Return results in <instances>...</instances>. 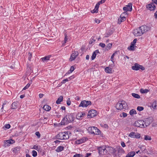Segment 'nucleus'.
I'll list each match as a JSON object with an SVG mask.
<instances>
[{"mask_svg": "<svg viewBox=\"0 0 157 157\" xmlns=\"http://www.w3.org/2000/svg\"><path fill=\"white\" fill-rule=\"evenodd\" d=\"M112 43H109L107 45L106 47V49L107 50H110L112 48Z\"/></svg>", "mask_w": 157, "mask_h": 157, "instance_id": "39", "label": "nucleus"}, {"mask_svg": "<svg viewBox=\"0 0 157 157\" xmlns=\"http://www.w3.org/2000/svg\"><path fill=\"white\" fill-rule=\"evenodd\" d=\"M71 135V132L69 131H67L59 133L56 136V137L57 139L60 140L67 139Z\"/></svg>", "mask_w": 157, "mask_h": 157, "instance_id": "1", "label": "nucleus"}, {"mask_svg": "<svg viewBox=\"0 0 157 157\" xmlns=\"http://www.w3.org/2000/svg\"><path fill=\"white\" fill-rule=\"evenodd\" d=\"M98 152L100 155H104L106 154L107 150L105 147H101L98 148Z\"/></svg>", "mask_w": 157, "mask_h": 157, "instance_id": "4", "label": "nucleus"}, {"mask_svg": "<svg viewBox=\"0 0 157 157\" xmlns=\"http://www.w3.org/2000/svg\"><path fill=\"white\" fill-rule=\"evenodd\" d=\"M143 34L150 30V28L146 26H142L140 27Z\"/></svg>", "mask_w": 157, "mask_h": 157, "instance_id": "16", "label": "nucleus"}, {"mask_svg": "<svg viewBox=\"0 0 157 157\" xmlns=\"http://www.w3.org/2000/svg\"><path fill=\"white\" fill-rule=\"evenodd\" d=\"M126 14V13H122L120 16V17L118 19V23L120 24L121 23L125 20V17L124 15Z\"/></svg>", "mask_w": 157, "mask_h": 157, "instance_id": "15", "label": "nucleus"}, {"mask_svg": "<svg viewBox=\"0 0 157 157\" xmlns=\"http://www.w3.org/2000/svg\"><path fill=\"white\" fill-rule=\"evenodd\" d=\"M144 108L142 106H138L137 107V109L139 111H141L143 110Z\"/></svg>", "mask_w": 157, "mask_h": 157, "instance_id": "45", "label": "nucleus"}, {"mask_svg": "<svg viewBox=\"0 0 157 157\" xmlns=\"http://www.w3.org/2000/svg\"><path fill=\"white\" fill-rule=\"evenodd\" d=\"M20 149V147H16L13 148L12 150L13 153L17 154L18 153Z\"/></svg>", "mask_w": 157, "mask_h": 157, "instance_id": "23", "label": "nucleus"}, {"mask_svg": "<svg viewBox=\"0 0 157 157\" xmlns=\"http://www.w3.org/2000/svg\"><path fill=\"white\" fill-rule=\"evenodd\" d=\"M14 141L12 140H7L4 141V145L5 147L10 146V144L14 143Z\"/></svg>", "mask_w": 157, "mask_h": 157, "instance_id": "18", "label": "nucleus"}, {"mask_svg": "<svg viewBox=\"0 0 157 157\" xmlns=\"http://www.w3.org/2000/svg\"><path fill=\"white\" fill-rule=\"evenodd\" d=\"M27 69L28 74H30L32 72V70L30 67H28Z\"/></svg>", "mask_w": 157, "mask_h": 157, "instance_id": "46", "label": "nucleus"}, {"mask_svg": "<svg viewBox=\"0 0 157 157\" xmlns=\"http://www.w3.org/2000/svg\"><path fill=\"white\" fill-rule=\"evenodd\" d=\"M137 41V39H135L133 40V41L131 43V44L132 45H133V46H136V43Z\"/></svg>", "mask_w": 157, "mask_h": 157, "instance_id": "43", "label": "nucleus"}, {"mask_svg": "<svg viewBox=\"0 0 157 157\" xmlns=\"http://www.w3.org/2000/svg\"><path fill=\"white\" fill-rule=\"evenodd\" d=\"M132 4L131 3L128 4V5L126 6L123 8V10L127 12V11H131L132 10Z\"/></svg>", "mask_w": 157, "mask_h": 157, "instance_id": "17", "label": "nucleus"}, {"mask_svg": "<svg viewBox=\"0 0 157 157\" xmlns=\"http://www.w3.org/2000/svg\"><path fill=\"white\" fill-rule=\"evenodd\" d=\"M9 108V105L6 103V102H4L3 103L2 108L0 109V111L4 113L8 110Z\"/></svg>", "mask_w": 157, "mask_h": 157, "instance_id": "10", "label": "nucleus"}, {"mask_svg": "<svg viewBox=\"0 0 157 157\" xmlns=\"http://www.w3.org/2000/svg\"><path fill=\"white\" fill-rule=\"evenodd\" d=\"M97 114L96 111L94 110H91L88 113L87 117L88 118L94 117Z\"/></svg>", "mask_w": 157, "mask_h": 157, "instance_id": "11", "label": "nucleus"}, {"mask_svg": "<svg viewBox=\"0 0 157 157\" xmlns=\"http://www.w3.org/2000/svg\"><path fill=\"white\" fill-rule=\"evenodd\" d=\"M105 72L107 73L111 74L113 72V69L109 67H106L105 69Z\"/></svg>", "mask_w": 157, "mask_h": 157, "instance_id": "22", "label": "nucleus"}, {"mask_svg": "<svg viewBox=\"0 0 157 157\" xmlns=\"http://www.w3.org/2000/svg\"><path fill=\"white\" fill-rule=\"evenodd\" d=\"M144 139L145 141H151L152 140L151 136L148 135H145L144 136Z\"/></svg>", "mask_w": 157, "mask_h": 157, "instance_id": "25", "label": "nucleus"}, {"mask_svg": "<svg viewBox=\"0 0 157 157\" xmlns=\"http://www.w3.org/2000/svg\"><path fill=\"white\" fill-rule=\"evenodd\" d=\"M149 91L147 89H141L140 90V92L141 93L144 94L148 93Z\"/></svg>", "mask_w": 157, "mask_h": 157, "instance_id": "40", "label": "nucleus"}, {"mask_svg": "<svg viewBox=\"0 0 157 157\" xmlns=\"http://www.w3.org/2000/svg\"><path fill=\"white\" fill-rule=\"evenodd\" d=\"M135 151H130L126 155L125 157H133L135 155Z\"/></svg>", "mask_w": 157, "mask_h": 157, "instance_id": "27", "label": "nucleus"}, {"mask_svg": "<svg viewBox=\"0 0 157 157\" xmlns=\"http://www.w3.org/2000/svg\"><path fill=\"white\" fill-rule=\"evenodd\" d=\"M67 104L68 105H70L71 104V101L70 100V98H69L67 101Z\"/></svg>", "mask_w": 157, "mask_h": 157, "instance_id": "53", "label": "nucleus"}, {"mask_svg": "<svg viewBox=\"0 0 157 157\" xmlns=\"http://www.w3.org/2000/svg\"><path fill=\"white\" fill-rule=\"evenodd\" d=\"M128 136L130 138H135L136 139H140L141 137L140 134L134 132H131L128 134Z\"/></svg>", "mask_w": 157, "mask_h": 157, "instance_id": "5", "label": "nucleus"}, {"mask_svg": "<svg viewBox=\"0 0 157 157\" xmlns=\"http://www.w3.org/2000/svg\"><path fill=\"white\" fill-rule=\"evenodd\" d=\"M29 61H30L31 60V57H32V54L31 53H29Z\"/></svg>", "mask_w": 157, "mask_h": 157, "instance_id": "55", "label": "nucleus"}, {"mask_svg": "<svg viewBox=\"0 0 157 157\" xmlns=\"http://www.w3.org/2000/svg\"><path fill=\"white\" fill-rule=\"evenodd\" d=\"M157 124L156 123H153L152 124V127H155L156 126Z\"/></svg>", "mask_w": 157, "mask_h": 157, "instance_id": "61", "label": "nucleus"}, {"mask_svg": "<svg viewBox=\"0 0 157 157\" xmlns=\"http://www.w3.org/2000/svg\"><path fill=\"white\" fill-rule=\"evenodd\" d=\"M99 53V51L98 50H96L93 53L92 56H91L92 60H94L95 58L97 53Z\"/></svg>", "mask_w": 157, "mask_h": 157, "instance_id": "29", "label": "nucleus"}, {"mask_svg": "<svg viewBox=\"0 0 157 157\" xmlns=\"http://www.w3.org/2000/svg\"><path fill=\"white\" fill-rule=\"evenodd\" d=\"M103 127L105 128H108V126L107 124H105L103 125Z\"/></svg>", "mask_w": 157, "mask_h": 157, "instance_id": "59", "label": "nucleus"}, {"mask_svg": "<svg viewBox=\"0 0 157 157\" xmlns=\"http://www.w3.org/2000/svg\"><path fill=\"white\" fill-rule=\"evenodd\" d=\"M117 52H115L111 56L110 59L111 61L113 63H114V56L117 54Z\"/></svg>", "mask_w": 157, "mask_h": 157, "instance_id": "38", "label": "nucleus"}, {"mask_svg": "<svg viewBox=\"0 0 157 157\" xmlns=\"http://www.w3.org/2000/svg\"><path fill=\"white\" fill-rule=\"evenodd\" d=\"M121 145L123 147H125V146H126L125 144V143L124 142H121Z\"/></svg>", "mask_w": 157, "mask_h": 157, "instance_id": "58", "label": "nucleus"}, {"mask_svg": "<svg viewBox=\"0 0 157 157\" xmlns=\"http://www.w3.org/2000/svg\"><path fill=\"white\" fill-rule=\"evenodd\" d=\"M73 157H83V155L80 154H76Z\"/></svg>", "mask_w": 157, "mask_h": 157, "instance_id": "50", "label": "nucleus"}, {"mask_svg": "<svg viewBox=\"0 0 157 157\" xmlns=\"http://www.w3.org/2000/svg\"><path fill=\"white\" fill-rule=\"evenodd\" d=\"M91 103L90 101L83 100L81 101L78 106L79 107H86L88 105H91Z\"/></svg>", "mask_w": 157, "mask_h": 157, "instance_id": "9", "label": "nucleus"}, {"mask_svg": "<svg viewBox=\"0 0 157 157\" xmlns=\"http://www.w3.org/2000/svg\"><path fill=\"white\" fill-rule=\"evenodd\" d=\"M136 114V112L135 110L134 109H132L130 110L129 111V114L131 116H133V114Z\"/></svg>", "mask_w": 157, "mask_h": 157, "instance_id": "37", "label": "nucleus"}, {"mask_svg": "<svg viewBox=\"0 0 157 157\" xmlns=\"http://www.w3.org/2000/svg\"><path fill=\"white\" fill-rule=\"evenodd\" d=\"M30 84L29 83H28L27 85L23 88V90H25L27 89L30 86Z\"/></svg>", "mask_w": 157, "mask_h": 157, "instance_id": "49", "label": "nucleus"}, {"mask_svg": "<svg viewBox=\"0 0 157 157\" xmlns=\"http://www.w3.org/2000/svg\"><path fill=\"white\" fill-rule=\"evenodd\" d=\"M132 95L133 97L137 99H139L140 98V96L139 94L134 93H132Z\"/></svg>", "mask_w": 157, "mask_h": 157, "instance_id": "34", "label": "nucleus"}, {"mask_svg": "<svg viewBox=\"0 0 157 157\" xmlns=\"http://www.w3.org/2000/svg\"><path fill=\"white\" fill-rule=\"evenodd\" d=\"M63 96H60L58 98L57 100L56 101V103L57 104H60V102L63 101Z\"/></svg>", "mask_w": 157, "mask_h": 157, "instance_id": "30", "label": "nucleus"}, {"mask_svg": "<svg viewBox=\"0 0 157 157\" xmlns=\"http://www.w3.org/2000/svg\"><path fill=\"white\" fill-rule=\"evenodd\" d=\"M153 2L157 5V0H152Z\"/></svg>", "mask_w": 157, "mask_h": 157, "instance_id": "63", "label": "nucleus"}, {"mask_svg": "<svg viewBox=\"0 0 157 157\" xmlns=\"http://www.w3.org/2000/svg\"><path fill=\"white\" fill-rule=\"evenodd\" d=\"M10 127V125L9 124H6L3 127V128L4 129H9Z\"/></svg>", "mask_w": 157, "mask_h": 157, "instance_id": "41", "label": "nucleus"}, {"mask_svg": "<svg viewBox=\"0 0 157 157\" xmlns=\"http://www.w3.org/2000/svg\"><path fill=\"white\" fill-rule=\"evenodd\" d=\"M127 106V104L125 101H121L118 102L116 104L115 107L117 109L121 110L125 109Z\"/></svg>", "mask_w": 157, "mask_h": 157, "instance_id": "3", "label": "nucleus"}, {"mask_svg": "<svg viewBox=\"0 0 157 157\" xmlns=\"http://www.w3.org/2000/svg\"><path fill=\"white\" fill-rule=\"evenodd\" d=\"M70 123V122L68 121V120H67V117L66 116L61 121V124H68V123Z\"/></svg>", "mask_w": 157, "mask_h": 157, "instance_id": "24", "label": "nucleus"}, {"mask_svg": "<svg viewBox=\"0 0 157 157\" xmlns=\"http://www.w3.org/2000/svg\"><path fill=\"white\" fill-rule=\"evenodd\" d=\"M99 45L102 48H104L105 46V44L104 43H101L99 44Z\"/></svg>", "mask_w": 157, "mask_h": 157, "instance_id": "51", "label": "nucleus"}, {"mask_svg": "<svg viewBox=\"0 0 157 157\" xmlns=\"http://www.w3.org/2000/svg\"><path fill=\"white\" fill-rule=\"evenodd\" d=\"M78 55V53L77 51H74L73 52L70 56L69 59V61L72 62L74 60Z\"/></svg>", "mask_w": 157, "mask_h": 157, "instance_id": "7", "label": "nucleus"}, {"mask_svg": "<svg viewBox=\"0 0 157 157\" xmlns=\"http://www.w3.org/2000/svg\"><path fill=\"white\" fill-rule=\"evenodd\" d=\"M51 56L49 55L41 58V59L42 61L45 62L49 60Z\"/></svg>", "mask_w": 157, "mask_h": 157, "instance_id": "28", "label": "nucleus"}, {"mask_svg": "<svg viewBox=\"0 0 157 157\" xmlns=\"http://www.w3.org/2000/svg\"><path fill=\"white\" fill-rule=\"evenodd\" d=\"M32 155L34 157L36 156L37 155V152L34 150L33 151H32Z\"/></svg>", "mask_w": 157, "mask_h": 157, "instance_id": "48", "label": "nucleus"}, {"mask_svg": "<svg viewBox=\"0 0 157 157\" xmlns=\"http://www.w3.org/2000/svg\"><path fill=\"white\" fill-rule=\"evenodd\" d=\"M63 149V147L61 146H60L58 147L56 150V151L57 152H60Z\"/></svg>", "mask_w": 157, "mask_h": 157, "instance_id": "35", "label": "nucleus"}, {"mask_svg": "<svg viewBox=\"0 0 157 157\" xmlns=\"http://www.w3.org/2000/svg\"><path fill=\"white\" fill-rule=\"evenodd\" d=\"M35 134L38 137V138L40 137V135L38 132H36L35 133Z\"/></svg>", "mask_w": 157, "mask_h": 157, "instance_id": "54", "label": "nucleus"}, {"mask_svg": "<svg viewBox=\"0 0 157 157\" xmlns=\"http://www.w3.org/2000/svg\"><path fill=\"white\" fill-rule=\"evenodd\" d=\"M68 120V121L70 122H71L74 120L75 117L74 115L72 114H68L66 116Z\"/></svg>", "mask_w": 157, "mask_h": 157, "instance_id": "21", "label": "nucleus"}, {"mask_svg": "<svg viewBox=\"0 0 157 157\" xmlns=\"http://www.w3.org/2000/svg\"><path fill=\"white\" fill-rule=\"evenodd\" d=\"M87 140V138L85 137H83L80 139H78L75 141V144H81L85 142Z\"/></svg>", "mask_w": 157, "mask_h": 157, "instance_id": "20", "label": "nucleus"}, {"mask_svg": "<svg viewBox=\"0 0 157 157\" xmlns=\"http://www.w3.org/2000/svg\"><path fill=\"white\" fill-rule=\"evenodd\" d=\"M128 114L127 113L123 112L120 115V117L121 118H125L127 116Z\"/></svg>", "mask_w": 157, "mask_h": 157, "instance_id": "36", "label": "nucleus"}, {"mask_svg": "<svg viewBox=\"0 0 157 157\" xmlns=\"http://www.w3.org/2000/svg\"><path fill=\"white\" fill-rule=\"evenodd\" d=\"M99 8V6L96 4L94 9L90 11L92 13H97L98 11V8Z\"/></svg>", "mask_w": 157, "mask_h": 157, "instance_id": "26", "label": "nucleus"}, {"mask_svg": "<svg viewBox=\"0 0 157 157\" xmlns=\"http://www.w3.org/2000/svg\"><path fill=\"white\" fill-rule=\"evenodd\" d=\"M67 39H68L67 38V36L66 35H65V38H64V43H65L67 42Z\"/></svg>", "mask_w": 157, "mask_h": 157, "instance_id": "57", "label": "nucleus"}, {"mask_svg": "<svg viewBox=\"0 0 157 157\" xmlns=\"http://www.w3.org/2000/svg\"><path fill=\"white\" fill-rule=\"evenodd\" d=\"M89 58H90V56L89 55H86V59H87V60H88L89 59Z\"/></svg>", "mask_w": 157, "mask_h": 157, "instance_id": "62", "label": "nucleus"}, {"mask_svg": "<svg viewBox=\"0 0 157 157\" xmlns=\"http://www.w3.org/2000/svg\"><path fill=\"white\" fill-rule=\"evenodd\" d=\"M95 22L96 23L98 24L100 23V21L98 19H95L94 20Z\"/></svg>", "mask_w": 157, "mask_h": 157, "instance_id": "56", "label": "nucleus"}, {"mask_svg": "<svg viewBox=\"0 0 157 157\" xmlns=\"http://www.w3.org/2000/svg\"><path fill=\"white\" fill-rule=\"evenodd\" d=\"M153 3V2L147 4L146 5V9L151 11H154L155 8V6Z\"/></svg>", "mask_w": 157, "mask_h": 157, "instance_id": "13", "label": "nucleus"}, {"mask_svg": "<svg viewBox=\"0 0 157 157\" xmlns=\"http://www.w3.org/2000/svg\"><path fill=\"white\" fill-rule=\"evenodd\" d=\"M144 121L139 120L136 121L134 124V125L136 127L144 128Z\"/></svg>", "mask_w": 157, "mask_h": 157, "instance_id": "12", "label": "nucleus"}, {"mask_svg": "<svg viewBox=\"0 0 157 157\" xmlns=\"http://www.w3.org/2000/svg\"><path fill=\"white\" fill-rule=\"evenodd\" d=\"M105 1L106 0H101V1L98 2L96 4L99 6L100 4L104 3L105 2Z\"/></svg>", "mask_w": 157, "mask_h": 157, "instance_id": "44", "label": "nucleus"}, {"mask_svg": "<svg viewBox=\"0 0 157 157\" xmlns=\"http://www.w3.org/2000/svg\"><path fill=\"white\" fill-rule=\"evenodd\" d=\"M69 81V80L67 79H65L63 80L61 82L62 84L65 83L66 82H68Z\"/></svg>", "mask_w": 157, "mask_h": 157, "instance_id": "52", "label": "nucleus"}, {"mask_svg": "<svg viewBox=\"0 0 157 157\" xmlns=\"http://www.w3.org/2000/svg\"><path fill=\"white\" fill-rule=\"evenodd\" d=\"M153 121V119L151 117H149L145 119L144 120V128L149 126Z\"/></svg>", "mask_w": 157, "mask_h": 157, "instance_id": "8", "label": "nucleus"}, {"mask_svg": "<svg viewBox=\"0 0 157 157\" xmlns=\"http://www.w3.org/2000/svg\"><path fill=\"white\" fill-rule=\"evenodd\" d=\"M152 107L153 109H155L157 106V103L156 101H154L152 105Z\"/></svg>", "mask_w": 157, "mask_h": 157, "instance_id": "42", "label": "nucleus"}, {"mask_svg": "<svg viewBox=\"0 0 157 157\" xmlns=\"http://www.w3.org/2000/svg\"><path fill=\"white\" fill-rule=\"evenodd\" d=\"M75 68L73 66L71 67L68 73H72L74 70Z\"/></svg>", "mask_w": 157, "mask_h": 157, "instance_id": "47", "label": "nucleus"}, {"mask_svg": "<svg viewBox=\"0 0 157 157\" xmlns=\"http://www.w3.org/2000/svg\"><path fill=\"white\" fill-rule=\"evenodd\" d=\"M133 33L136 36H141L143 34L140 27L135 29L133 31Z\"/></svg>", "mask_w": 157, "mask_h": 157, "instance_id": "14", "label": "nucleus"}, {"mask_svg": "<svg viewBox=\"0 0 157 157\" xmlns=\"http://www.w3.org/2000/svg\"><path fill=\"white\" fill-rule=\"evenodd\" d=\"M91 155V153H87L85 157H88Z\"/></svg>", "mask_w": 157, "mask_h": 157, "instance_id": "64", "label": "nucleus"}, {"mask_svg": "<svg viewBox=\"0 0 157 157\" xmlns=\"http://www.w3.org/2000/svg\"><path fill=\"white\" fill-rule=\"evenodd\" d=\"M136 46H133L131 44L130 46L128 48V49L130 51H134L136 48Z\"/></svg>", "mask_w": 157, "mask_h": 157, "instance_id": "31", "label": "nucleus"}, {"mask_svg": "<svg viewBox=\"0 0 157 157\" xmlns=\"http://www.w3.org/2000/svg\"><path fill=\"white\" fill-rule=\"evenodd\" d=\"M85 115L86 114L84 112H80L77 114L76 116V118L78 120H81Z\"/></svg>", "mask_w": 157, "mask_h": 157, "instance_id": "19", "label": "nucleus"}, {"mask_svg": "<svg viewBox=\"0 0 157 157\" xmlns=\"http://www.w3.org/2000/svg\"><path fill=\"white\" fill-rule=\"evenodd\" d=\"M17 102H14L11 105V108L12 109H15L17 108Z\"/></svg>", "mask_w": 157, "mask_h": 157, "instance_id": "32", "label": "nucleus"}, {"mask_svg": "<svg viewBox=\"0 0 157 157\" xmlns=\"http://www.w3.org/2000/svg\"><path fill=\"white\" fill-rule=\"evenodd\" d=\"M154 16L155 19H157V11L155 13Z\"/></svg>", "mask_w": 157, "mask_h": 157, "instance_id": "60", "label": "nucleus"}, {"mask_svg": "<svg viewBox=\"0 0 157 157\" xmlns=\"http://www.w3.org/2000/svg\"><path fill=\"white\" fill-rule=\"evenodd\" d=\"M43 109L46 111H49L51 109V107L48 105H45L43 107Z\"/></svg>", "mask_w": 157, "mask_h": 157, "instance_id": "33", "label": "nucleus"}, {"mask_svg": "<svg viewBox=\"0 0 157 157\" xmlns=\"http://www.w3.org/2000/svg\"><path fill=\"white\" fill-rule=\"evenodd\" d=\"M132 69L135 71H137L140 69L142 70H145V68L142 66L140 65L137 63H135L134 65L132 67Z\"/></svg>", "mask_w": 157, "mask_h": 157, "instance_id": "6", "label": "nucleus"}, {"mask_svg": "<svg viewBox=\"0 0 157 157\" xmlns=\"http://www.w3.org/2000/svg\"><path fill=\"white\" fill-rule=\"evenodd\" d=\"M88 131L89 133L96 135H99L101 133L100 130L95 126L89 127Z\"/></svg>", "mask_w": 157, "mask_h": 157, "instance_id": "2", "label": "nucleus"}]
</instances>
